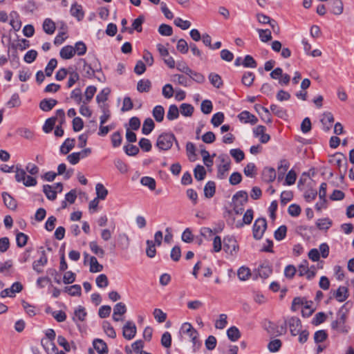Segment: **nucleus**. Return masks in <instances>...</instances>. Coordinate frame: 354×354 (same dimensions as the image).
Listing matches in <instances>:
<instances>
[{
  "label": "nucleus",
  "instance_id": "obj_1",
  "mask_svg": "<svg viewBox=\"0 0 354 354\" xmlns=\"http://www.w3.org/2000/svg\"><path fill=\"white\" fill-rule=\"evenodd\" d=\"M348 310L346 308V304H344L338 310L337 319L331 323V328L339 333L346 334L348 333L349 327L345 324Z\"/></svg>",
  "mask_w": 354,
  "mask_h": 354
},
{
  "label": "nucleus",
  "instance_id": "obj_2",
  "mask_svg": "<svg viewBox=\"0 0 354 354\" xmlns=\"http://www.w3.org/2000/svg\"><path fill=\"white\" fill-rule=\"evenodd\" d=\"M82 64V68L80 70L84 77L91 79L95 77V72H102V66L98 59L95 58V61L88 64L84 59L80 58L77 64Z\"/></svg>",
  "mask_w": 354,
  "mask_h": 354
},
{
  "label": "nucleus",
  "instance_id": "obj_3",
  "mask_svg": "<svg viewBox=\"0 0 354 354\" xmlns=\"http://www.w3.org/2000/svg\"><path fill=\"white\" fill-rule=\"evenodd\" d=\"M175 141L177 147H179L178 141L176 140L174 134H160L156 142V146L161 150H168Z\"/></svg>",
  "mask_w": 354,
  "mask_h": 354
},
{
  "label": "nucleus",
  "instance_id": "obj_4",
  "mask_svg": "<svg viewBox=\"0 0 354 354\" xmlns=\"http://www.w3.org/2000/svg\"><path fill=\"white\" fill-rule=\"evenodd\" d=\"M65 120V113L63 109H58L55 112V115L51 118H48L44 126L43 131L45 133H50L53 131L54 127H55V123L57 120H61V123H63Z\"/></svg>",
  "mask_w": 354,
  "mask_h": 354
},
{
  "label": "nucleus",
  "instance_id": "obj_5",
  "mask_svg": "<svg viewBox=\"0 0 354 354\" xmlns=\"http://www.w3.org/2000/svg\"><path fill=\"white\" fill-rule=\"evenodd\" d=\"M267 221L265 218L256 219L252 226V235L254 239L256 240L261 239L267 230Z\"/></svg>",
  "mask_w": 354,
  "mask_h": 354
},
{
  "label": "nucleus",
  "instance_id": "obj_6",
  "mask_svg": "<svg viewBox=\"0 0 354 354\" xmlns=\"http://www.w3.org/2000/svg\"><path fill=\"white\" fill-rule=\"evenodd\" d=\"M223 250L230 255H234L239 250V245L233 236H225L223 239Z\"/></svg>",
  "mask_w": 354,
  "mask_h": 354
},
{
  "label": "nucleus",
  "instance_id": "obj_7",
  "mask_svg": "<svg viewBox=\"0 0 354 354\" xmlns=\"http://www.w3.org/2000/svg\"><path fill=\"white\" fill-rule=\"evenodd\" d=\"M287 323L288 324V327L292 336H297L299 330L301 329L302 325L301 322L299 318L297 317H291L287 319Z\"/></svg>",
  "mask_w": 354,
  "mask_h": 354
},
{
  "label": "nucleus",
  "instance_id": "obj_8",
  "mask_svg": "<svg viewBox=\"0 0 354 354\" xmlns=\"http://www.w3.org/2000/svg\"><path fill=\"white\" fill-rule=\"evenodd\" d=\"M326 6L328 10L336 15H341L344 10L342 0H328L327 1Z\"/></svg>",
  "mask_w": 354,
  "mask_h": 354
},
{
  "label": "nucleus",
  "instance_id": "obj_9",
  "mask_svg": "<svg viewBox=\"0 0 354 354\" xmlns=\"http://www.w3.org/2000/svg\"><path fill=\"white\" fill-rule=\"evenodd\" d=\"M322 127V129L324 131H328L333 127L334 117L330 112H326L322 115L320 120Z\"/></svg>",
  "mask_w": 354,
  "mask_h": 354
},
{
  "label": "nucleus",
  "instance_id": "obj_10",
  "mask_svg": "<svg viewBox=\"0 0 354 354\" xmlns=\"http://www.w3.org/2000/svg\"><path fill=\"white\" fill-rule=\"evenodd\" d=\"M23 286L20 282H15L12 283L10 288H6L0 292V296L2 298L6 297H14L15 292H19L22 290Z\"/></svg>",
  "mask_w": 354,
  "mask_h": 354
},
{
  "label": "nucleus",
  "instance_id": "obj_11",
  "mask_svg": "<svg viewBox=\"0 0 354 354\" xmlns=\"http://www.w3.org/2000/svg\"><path fill=\"white\" fill-rule=\"evenodd\" d=\"M122 334L124 337L128 340L133 339L136 334V324L131 321H128L123 326Z\"/></svg>",
  "mask_w": 354,
  "mask_h": 354
},
{
  "label": "nucleus",
  "instance_id": "obj_12",
  "mask_svg": "<svg viewBox=\"0 0 354 354\" xmlns=\"http://www.w3.org/2000/svg\"><path fill=\"white\" fill-rule=\"evenodd\" d=\"M48 263V257L44 250L41 251L40 258L32 263V269L38 274L43 272L41 267L45 266Z\"/></svg>",
  "mask_w": 354,
  "mask_h": 354
},
{
  "label": "nucleus",
  "instance_id": "obj_13",
  "mask_svg": "<svg viewBox=\"0 0 354 354\" xmlns=\"http://www.w3.org/2000/svg\"><path fill=\"white\" fill-rule=\"evenodd\" d=\"M241 122L250 123L254 125L258 122L257 118L248 111H243L238 115Z\"/></svg>",
  "mask_w": 354,
  "mask_h": 354
},
{
  "label": "nucleus",
  "instance_id": "obj_14",
  "mask_svg": "<svg viewBox=\"0 0 354 354\" xmlns=\"http://www.w3.org/2000/svg\"><path fill=\"white\" fill-rule=\"evenodd\" d=\"M335 162V165L339 169V172H341V169L343 168L344 169V174L346 173L348 169V162L347 158L342 153H339L334 155Z\"/></svg>",
  "mask_w": 354,
  "mask_h": 354
},
{
  "label": "nucleus",
  "instance_id": "obj_15",
  "mask_svg": "<svg viewBox=\"0 0 354 354\" xmlns=\"http://www.w3.org/2000/svg\"><path fill=\"white\" fill-rule=\"evenodd\" d=\"M93 346L94 349L99 354H108L109 349L106 342L101 339H95L93 341Z\"/></svg>",
  "mask_w": 354,
  "mask_h": 354
},
{
  "label": "nucleus",
  "instance_id": "obj_16",
  "mask_svg": "<svg viewBox=\"0 0 354 354\" xmlns=\"http://www.w3.org/2000/svg\"><path fill=\"white\" fill-rule=\"evenodd\" d=\"M259 275L263 279L268 278L272 272V266L268 261H264L258 268Z\"/></svg>",
  "mask_w": 354,
  "mask_h": 354
},
{
  "label": "nucleus",
  "instance_id": "obj_17",
  "mask_svg": "<svg viewBox=\"0 0 354 354\" xmlns=\"http://www.w3.org/2000/svg\"><path fill=\"white\" fill-rule=\"evenodd\" d=\"M231 168V160L230 158L227 159V162L225 164L219 165L218 166L217 178L218 179H224L227 175V171Z\"/></svg>",
  "mask_w": 354,
  "mask_h": 354
},
{
  "label": "nucleus",
  "instance_id": "obj_18",
  "mask_svg": "<svg viewBox=\"0 0 354 354\" xmlns=\"http://www.w3.org/2000/svg\"><path fill=\"white\" fill-rule=\"evenodd\" d=\"M127 312L126 305L122 302H119L113 308V319L115 322L122 321V319L118 317L117 315H122Z\"/></svg>",
  "mask_w": 354,
  "mask_h": 354
},
{
  "label": "nucleus",
  "instance_id": "obj_19",
  "mask_svg": "<svg viewBox=\"0 0 354 354\" xmlns=\"http://www.w3.org/2000/svg\"><path fill=\"white\" fill-rule=\"evenodd\" d=\"M276 178V171L272 167H265L262 172V179L264 182L271 183Z\"/></svg>",
  "mask_w": 354,
  "mask_h": 354
},
{
  "label": "nucleus",
  "instance_id": "obj_20",
  "mask_svg": "<svg viewBox=\"0 0 354 354\" xmlns=\"http://www.w3.org/2000/svg\"><path fill=\"white\" fill-rule=\"evenodd\" d=\"M1 195L5 205L11 210H15L17 207V201L8 192H4Z\"/></svg>",
  "mask_w": 354,
  "mask_h": 354
},
{
  "label": "nucleus",
  "instance_id": "obj_21",
  "mask_svg": "<svg viewBox=\"0 0 354 354\" xmlns=\"http://www.w3.org/2000/svg\"><path fill=\"white\" fill-rule=\"evenodd\" d=\"M248 201V194L246 191L241 190L237 192L232 196V201L234 203L239 202L241 206H243Z\"/></svg>",
  "mask_w": 354,
  "mask_h": 354
},
{
  "label": "nucleus",
  "instance_id": "obj_22",
  "mask_svg": "<svg viewBox=\"0 0 354 354\" xmlns=\"http://www.w3.org/2000/svg\"><path fill=\"white\" fill-rule=\"evenodd\" d=\"M145 17L141 15L138 16V18L133 20L131 29H129V34H133V31L136 30L138 32H141L142 31V25L145 22Z\"/></svg>",
  "mask_w": 354,
  "mask_h": 354
},
{
  "label": "nucleus",
  "instance_id": "obj_23",
  "mask_svg": "<svg viewBox=\"0 0 354 354\" xmlns=\"http://www.w3.org/2000/svg\"><path fill=\"white\" fill-rule=\"evenodd\" d=\"M57 104V101L55 99H47L42 100L39 103V108L44 111H49Z\"/></svg>",
  "mask_w": 354,
  "mask_h": 354
},
{
  "label": "nucleus",
  "instance_id": "obj_24",
  "mask_svg": "<svg viewBox=\"0 0 354 354\" xmlns=\"http://www.w3.org/2000/svg\"><path fill=\"white\" fill-rule=\"evenodd\" d=\"M59 55L64 59H71L75 55V49L72 46H65L60 50Z\"/></svg>",
  "mask_w": 354,
  "mask_h": 354
},
{
  "label": "nucleus",
  "instance_id": "obj_25",
  "mask_svg": "<svg viewBox=\"0 0 354 354\" xmlns=\"http://www.w3.org/2000/svg\"><path fill=\"white\" fill-rule=\"evenodd\" d=\"M71 15L75 17L77 21H81L84 17V12L81 5L73 4L71 8Z\"/></svg>",
  "mask_w": 354,
  "mask_h": 354
},
{
  "label": "nucleus",
  "instance_id": "obj_26",
  "mask_svg": "<svg viewBox=\"0 0 354 354\" xmlns=\"http://www.w3.org/2000/svg\"><path fill=\"white\" fill-rule=\"evenodd\" d=\"M75 143V140L73 138L66 139L60 147V153L64 155L68 153L69 151L74 147Z\"/></svg>",
  "mask_w": 354,
  "mask_h": 354
},
{
  "label": "nucleus",
  "instance_id": "obj_27",
  "mask_svg": "<svg viewBox=\"0 0 354 354\" xmlns=\"http://www.w3.org/2000/svg\"><path fill=\"white\" fill-rule=\"evenodd\" d=\"M348 290L345 286H339L334 294L335 297L339 302L344 301L348 297Z\"/></svg>",
  "mask_w": 354,
  "mask_h": 354
},
{
  "label": "nucleus",
  "instance_id": "obj_28",
  "mask_svg": "<svg viewBox=\"0 0 354 354\" xmlns=\"http://www.w3.org/2000/svg\"><path fill=\"white\" fill-rule=\"evenodd\" d=\"M216 192V183L214 181H208L204 187V195L207 198H212Z\"/></svg>",
  "mask_w": 354,
  "mask_h": 354
},
{
  "label": "nucleus",
  "instance_id": "obj_29",
  "mask_svg": "<svg viewBox=\"0 0 354 354\" xmlns=\"http://www.w3.org/2000/svg\"><path fill=\"white\" fill-rule=\"evenodd\" d=\"M56 29L55 23L50 18H46L43 22V30L48 35H53Z\"/></svg>",
  "mask_w": 354,
  "mask_h": 354
},
{
  "label": "nucleus",
  "instance_id": "obj_30",
  "mask_svg": "<svg viewBox=\"0 0 354 354\" xmlns=\"http://www.w3.org/2000/svg\"><path fill=\"white\" fill-rule=\"evenodd\" d=\"M209 80L210 83L216 88H220L223 86V82L221 77L215 73H211L209 75Z\"/></svg>",
  "mask_w": 354,
  "mask_h": 354
},
{
  "label": "nucleus",
  "instance_id": "obj_31",
  "mask_svg": "<svg viewBox=\"0 0 354 354\" xmlns=\"http://www.w3.org/2000/svg\"><path fill=\"white\" fill-rule=\"evenodd\" d=\"M9 40V48L12 49V51H17V49L20 50H24L26 48L30 47V41L26 39H22L20 40L24 44V46H21V44H15L10 43V37L8 39Z\"/></svg>",
  "mask_w": 354,
  "mask_h": 354
},
{
  "label": "nucleus",
  "instance_id": "obj_32",
  "mask_svg": "<svg viewBox=\"0 0 354 354\" xmlns=\"http://www.w3.org/2000/svg\"><path fill=\"white\" fill-rule=\"evenodd\" d=\"M140 120L138 117H132L129 121V127L127 128L126 133H133L132 131H138L140 127Z\"/></svg>",
  "mask_w": 354,
  "mask_h": 354
},
{
  "label": "nucleus",
  "instance_id": "obj_33",
  "mask_svg": "<svg viewBox=\"0 0 354 354\" xmlns=\"http://www.w3.org/2000/svg\"><path fill=\"white\" fill-rule=\"evenodd\" d=\"M227 335L230 340L236 342L241 337V333L236 326H231L227 330Z\"/></svg>",
  "mask_w": 354,
  "mask_h": 354
},
{
  "label": "nucleus",
  "instance_id": "obj_34",
  "mask_svg": "<svg viewBox=\"0 0 354 354\" xmlns=\"http://www.w3.org/2000/svg\"><path fill=\"white\" fill-rule=\"evenodd\" d=\"M152 115L156 122H162L164 119V115H165V109H164L163 106L161 105L156 106L153 109Z\"/></svg>",
  "mask_w": 354,
  "mask_h": 354
},
{
  "label": "nucleus",
  "instance_id": "obj_35",
  "mask_svg": "<svg viewBox=\"0 0 354 354\" xmlns=\"http://www.w3.org/2000/svg\"><path fill=\"white\" fill-rule=\"evenodd\" d=\"M151 82L149 80H140L137 84V90L140 93H147L150 91Z\"/></svg>",
  "mask_w": 354,
  "mask_h": 354
},
{
  "label": "nucleus",
  "instance_id": "obj_36",
  "mask_svg": "<svg viewBox=\"0 0 354 354\" xmlns=\"http://www.w3.org/2000/svg\"><path fill=\"white\" fill-rule=\"evenodd\" d=\"M103 266L100 264L96 257L91 256L90 257V268L89 271L93 273L99 272L102 271Z\"/></svg>",
  "mask_w": 354,
  "mask_h": 354
},
{
  "label": "nucleus",
  "instance_id": "obj_37",
  "mask_svg": "<svg viewBox=\"0 0 354 354\" xmlns=\"http://www.w3.org/2000/svg\"><path fill=\"white\" fill-rule=\"evenodd\" d=\"M15 180L18 183L24 182L27 176L26 171L21 167V165H17L15 169Z\"/></svg>",
  "mask_w": 354,
  "mask_h": 354
},
{
  "label": "nucleus",
  "instance_id": "obj_38",
  "mask_svg": "<svg viewBox=\"0 0 354 354\" xmlns=\"http://www.w3.org/2000/svg\"><path fill=\"white\" fill-rule=\"evenodd\" d=\"M287 227L285 225L279 226L274 232V239L278 241H282L286 236Z\"/></svg>",
  "mask_w": 354,
  "mask_h": 354
},
{
  "label": "nucleus",
  "instance_id": "obj_39",
  "mask_svg": "<svg viewBox=\"0 0 354 354\" xmlns=\"http://www.w3.org/2000/svg\"><path fill=\"white\" fill-rule=\"evenodd\" d=\"M118 245L122 250H127L130 244V240L129 236L125 233H121L118 235Z\"/></svg>",
  "mask_w": 354,
  "mask_h": 354
},
{
  "label": "nucleus",
  "instance_id": "obj_40",
  "mask_svg": "<svg viewBox=\"0 0 354 354\" xmlns=\"http://www.w3.org/2000/svg\"><path fill=\"white\" fill-rule=\"evenodd\" d=\"M74 314L75 316L73 317L74 322L76 321V318H77L79 321L83 322L85 320L87 315L85 308L82 306H79L75 310Z\"/></svg>",
  "mask_w": 354,
  "mask_h": 354
},
{
  "label": "nucleus",
  "instance_id": "obj_41",
  "mask_svg": "<svg viewBox=\"0 0 354 354\" xmlns=\"http://www.w3.org/2000/svg\"><path fill=\"white\" fill-rule=\"evenodd\" d=\"M257 107L261 110L262 113H260L261 118L266 123L270 122L272 121V117L268 109L260 104H256L254 108Z\"/></svg>",
  "mask_w": 354,
  "mask_h": 354
},
{
  "label": "nucleus",
  "instance_id": "obj_42",
  "mask_svg": "<svg viewBox=\"0 0 354 354\" xmlns=\"http://www.w3.org/2000/svg\"><path fill=\"white\" fill-rule=\"evenodd\" d=\"M97 199L104 200L108 195V190L102 183H97L95 186Z\"/></svg>",
  "mask_w": 354,
  "mask_h": 354
},
{
  "label": "nucleus",
  "instance_id": "obj_43",
  "mask_svg": "<svg viewBox=\"0 0 354 354\" xmlns=\"http://www.w3.org/2000/svg\"><path fill=\"white\" fill-rule=\"evenodd\" d=\"M64 291L68 292L71 296H80L82 293L81 286L78 284H75L71 286H66Z\"/></svg>",
  "mask_w": 354,
  "mask_h": 354
},
{
  "label": "nucleus",
  "instance_id": "obj_44",
  "mask_svg": "<svg viewBox=\"0 0 354 354\" xmlns=\"http://www.w3.org/2000/svg\"><path fill=\"white\" fill-rule=\"evenodd\" d=\"M43 192L46 198L50 201H54L57 198V191L52 189V186L50 185H44L43 186Z\"/></svg>",
  "mask_w": 354,
  "mask_h": 354
},
{
  "label": "nucleus",
  "instance_id": "obj_45",
  "mask_svg": "<svg viewBox=\"0 0 354 354\" xmlns=\"http://www.w3.org/2000/svg\"><path fill=\"white\" fill-rule=\"evenodd\" d=\"M155 127V123L151 118H147L145 120L142 127V133H151Z\"/></svg>",
  "mask_w": 354,
  "mask_h": 354
},
{
  "label": "nucleus",
  "instance_id": "obj_46",
  "mask_svg": "<svg viewBox=\"0 0 354 354\" xmlns=\"http://www.w3.org/2000/svg\"><path fill=\"white\" fill-rule=\"evenodd\" d=\"M179 116V110L176 105L171 104L169 107L168 112L167 113V118L169 120H174L177 119Z\"/></svg>",
  "mask_w": 354,
  "mask_h": 354
},
{
  "label": "nucleus",
  "instance_id": "obj_47",
  "mask_svg": "<svg viewBox=\"0 0 354 354\" xmlns=\"http://www.w3.org/2000/svg\"><path fill=\"white\" fill-rule=\"evenodd\" d=\"M194 178L198 180H203L206 176V171L203 166L198 165L194 169Z\"/></svg>",
  "mask_w": 354,
  "mask_h": 354
},
{
  "label": "nucleus",
  "instance_id": "obj_48",
  "mask_svg": "<svg viewBox=\"0 0 354 354\" xmlns=\"http://www.w3.org/2000/svg\"><path fill=\"white\" fill-rule=\"evenodd\" d=\"M102 328L104 331L106 333V334L111 338H115L116 337V333L113 328V327L111 325V324L107 322L104 321L102 323Z\"/></svg>",
  "mask_w": 354,
  "mask_h": 354
},
{
  "label": "nucleus",
  "instance_id": "obj_49",
  "mask_svg": "<svg viewBox=\"0 0 354 354\" xmlns=\"http://www.w3.org/2000/svg\"><path fill=\"white\" fill-rule=\"evenodd\" d=\"M180 110L183 115L189 117L192 115L194 108L190 104L183 103L180 106Z\"/></svg>",
  "mask_w": 354,
  "mask_h": 354
},
{
  "label": "nucleus",
  "instance_id": "obj_50",
  "mask_svg": "<svg viewBox=\"0 0 354 354\" xmlns=\"http://www.w3.org/2000/svg\"><path fill=\"white\" fill-rule=\"evenodd\" d=\"M259 38L262 42H268L272 39V33L269 29H257Z\"/></svg>",
  "mask_w": 354,
  "mask_h": 354
},
{
  "label": "nucleus",
  "instance_id": "obj_51",
  "mask_svg": "<svg viewBox=\"0 0 354 354\" xmlns=\"http://www.w3.org/2000/svg\"><path fill=\"white\" fill-rule=\"evenodd\" d=\"M140 183L142 185L148 187L150 190H154L156 189V180L151 177H142Z\"/></svg>",
  "mask_w": 354,
  "mask_h": 354
},
{
  "label": "nucleus",
  "instance_id": "obj_52",
  "mask_svg": "<svg viewBox=\"0 0 354 354\" xmlns=\"http://www.w3.org/2000/svg\"><path fill=\"white\" fill-rule=\"evenodd\" d=\"M70 69H72V72L70 73V76L67 82V87H72L79 80L80 75L71 66H70Z\"/></svg>",
  "mask_w": 354,
  "mask_h": 354
},
{
  "label": "nucleus",
  "instance_id": "obj_53",
  "mask_svg": "<svg viewBox=\"0 0 354 354\" xmlns=\"http://www.w3.org/2000/svg\"><path fill=\"white\" fill-rule=\"evenodd\" d=\"M28 240V236L23 232H17L16 234V243L19 248L24 247Z\"/></svg>",
  "mask_w": 354,
  "mask_h": 354
},
{
  "label": "nucleus",
  "instance_id": "obj_54",
  "mask_svg": "<svg viewBox=\"0 0 354 354\" xmlns=\"http://www.w3.org/2000/svg\"><path fill=\"white\" fill-rule=\"evenodd\" d=\"M316 225L319 230H328L332 225V221L328 218L318 219Z\"/></svg>",
  "mask_w": 354,
  "mask_h": 354
},
{
  "label": "nucleus",
  "instance_id": "obj_55",
  "mask_svg": "<svg viewBox=\"0 0 354 354\" xmlns=\"http://www.w3.org/2000/svg\"><path fill=\"white\" fill-rule=\"evenodd\" d=\"M57 59L55 58L50 59L45 68V75L47 77H50L53 73L54 69L57 67Z\"/></svg>",
  "mask_w": 354,
  "mask_h": 354
},
{
  "label": "nucleus",
  "instance_id": "obj_56",
  "mask_svg": "<svg viewBox=\"0 0 354 354\" xmlns=\"http://www.w3.org/2000/svg\"><path fill=\"white\" fill-rule=\"evenodd\" d=\"M89 248L92 252L97 255L99 257H103L104 256V250L98 246L96 241H91L89 243Z\"/></svg>",
  "mask_w": 354,
  "mask_h": 354
},
{
  "label": "nucleus",
  "instance_id": "obj_57",
  "mask_svg": "<svg viewBox=\"0 0 354 354\" xmlns=\"http://www.w3.org/2000/svg\"><path fill=\"white\" fill-rule=\"evenodd\" d=\"M237 275L241 281H245L251 275L250 270L248 267L242 266L238 270Z\"/></svg>",
  "mask_w": 354,
  "mask_h": 354
},
{
  "label": "nucleus",
  "instance_id": "obj_58",
  "mask_svg": "<svg viewBox=\"0 0 354 354\" xmlns=\"http://www.w3.org/2000/svg\"><path fill=\"white\" fill-rule=\"evenodd\" d=\"M255 78L252 72H245L242 77V83L246 86H250Z\"/></svg>",
  "mask_w": 354,
  "mask_h": 354
},
{
  "label": "nucleus",
  "instance_id": "obj_59",
  "mask_svg": "<svg viewBox=\"0 0 354 354\" xmlns=\"http://www.w3.org/2000/svg\"><path fill=\"white\" fill-rule=\"evenodd\" d=\"M147 248L146 250V254L147 256L149 258H153L156 256V244L155 243L151 240H147L146 241Z\"/></svg>",
  "mask_w": 354,
  "mask_h": 354
},
{
  "label": "nucleus",
  "instance_id": "obj_60",
  "mask_svg": "<svg viewBox=\"0 0 354 354\" xmlns=\"http://www.w3.org/2000/svg\"><path fill=\"white\" fill-rule=\"evenodd\" d=\"M244 174L247 177L252 178L254 176L257 172V167L254 163L250 162L248 163L243 169Z\"/></svg>",
  "mask_w": 354,
  "mask_h": 354
},
{
  "label": "nucleus",
  "instance_id": "obj_61",
  "mask_svg": "<svg viewBox=\"0 0 354 354\" xmlns=\"http://www.w3.org/2000/svg\"><path fill=\"white\" fill-rule=\"evenodd\" d=\"M224 118H225L224 113L222 112H218L213 115V116L211 119V123L214 127H217L223 123Z\"/></svg>",
  "mask_w": 354,
  "mask_h": 354
},
{
  "label": "nucleus",
  "instance_id": "obj_62",
  "mask_svg": "<svg viewBox=\"0 0 354 354\" xmlns=\"http://www.w3.org/2000/svg\"><path fill=\"white\" fill-rule=\"evenodd\" d=\"M327 338L328 334L324 330H317L314 334V340L317 344L324 342Z\"/></svg>",
  "mask_w": 354,
  "mask_h": 354
},
{
  "label": "nucleus",
  "instance_id": "obj_63",
  "mask_svg": "<svg viewBox=\"0 0 354 354\" xmlns=\"http://www.w3.org/2000/svg\"><path fill=\"white\" fill-rule=\"evenodd\" d=\"M158 32L162 36H171L173 34V28L169 25L162 24L158 28Z\"/></svg>",
  "mask_w": 354,
  "mask_h": 354
},
{
  "label": "nucleus",
  "instance_id": "obj_64",
  "mask_svg": "<svg viewBox=\"0 0 354 354\" xmlns=\"http://www.w3.org/2000/svg\"><path fill=\"white\" fill-rule=\"evenodd\" d=\"M281 341L279 339H275L268 343V348L270 352L274 353L277 352L281 348Z\"/></svg>",
  "mask_w": 354,
  "mask_h": 354
}]
</instances>
